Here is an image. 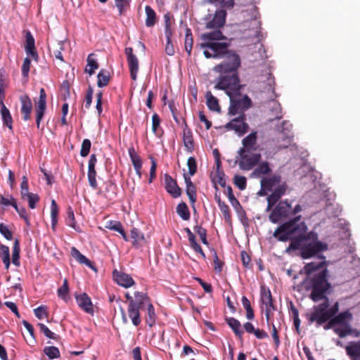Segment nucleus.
Listing matches in <instances>:
<instances>
[{
    "label": "nucleus",
    "mask_w": 360,
    "mask_h": 360,
    "mask_svg": "<svg viewBox=\"0 0 360 360\" xmlns=\"http://www.w3.org/2000/svg\"><path fill=\"white\" fill-rule=\"evenodd\" d=\"M324 257L319 263L311 262L307 264L304 271L307 277L304 280L303 284L306 289L311 290L310 298L314 302L323 300V302L314 306L311 311L306 314L309 324L316 323L319 327L333 317L339 310L338 302L330 307L328 298L326 295L330 288L328 281V271L324 266Z\"/></svg>",
    "instance_id": "obj_1"
},
{
    "label": "nucleus",
    "mask_w": 360,
    "mask_h": 360,
    "mask_svg": "<svg viewBox=\"0 0 360 360\" xmlns=\"http://www.w3.org/2000/svg\"><path fill=\"white\" fill-rule=\"evenodd\" d=\"M307 231L305 222L301 221V216L298 215L281 224L274 231L273 236L279 241H291L285 250L287 253L300 250L304 259L320 257V254L328 249V245L318 240L316 232Z\"/></svg>",
    "instance_id": "obj_2"
},
{
    "label": "nucleus",
    "mask_w": 360,
    "mask_h": 360,
    "mask_svg": "<svg viewBox=\"0 0 360 360\" xmlns=\"http://www.w3.org/2000/svg\"><path fill=\"white\" fill-rule=\"evenodd\" d=\"M204 56L207 58H225L228 61L214 66L213 70L219 73V76L214 81V88L224 91L229 97L238 94L243 85L237 70L240 66V58L235 52L228 49L229 46H201Z\"/></svg>",
    "instance_id": "obj_3"
},
{
    "label": "nucleus",
    "mask_w": 360,
    "mask_h": 360,
    "mask_svg": "<svg viewBox=\"0 0 360 360\" xmlns=\"http://www.w3.org/2000/svg\"><path fill=\"white\" fill-rule=\"evenodd\" d=\"M261 188L258 191L259 196L268 195L267 206L266 211L271 210L269 219L273 224H278L282 220L290 217L296 215L302 210L300 205H296L292 208L291 204L288 200H281L276 202L283 196L287 190L288 185L285 181H282L280 174H274L271 176L263 178L260 181Z\"/></svg>",
    "instance_id": "obj_4"
},
{
    "label": "nucleus",
    "mask_w": 360,
    "mask_h": 360,
    "mask_svg": "<svg viewBox=\"0 0 360 360\" xmlns=\"http://www.w3.org/2000/svg\"><path fill=\"white\" fill-rule=\"evenodd\" d=\"M261 154L255 151L238 150L236 157V163L242 170L250 171L259 164Z\"/></svg>",
    "instance_id": "obj_5"
},
{
    "label": "nucleus",
    "mask_w": 360,
    "mask_h": 360,
    "mask_svg": "<svg viewBox=\"0 0 360 360\" xmlns=\"http://www.w3.org/2000/svg\"><path fill=\"white\" fill-rule=\"evenodd\" d=\"M352 314L348 311H343L340 313L335 317L330 319V324H339L338 326L334 328V332L339 335L340 338H344L352 333V330L348 322L352 319Z\"/></svg>",
    "instance_id": "obj_6"
},
{
    "label": "nucleus",
    "mask_w": 360,
    "mask_h": 360,
    "mask_svg": "<svg viewBox=\"0 0 360 360\" xmlns=\"http://www.w3.org/2000/svg\"><path fill=\"white\" fill-rule=\"evenodd\" d=\"M230 106L229 114L235 115L238 113H243L251 106V99L247 95H242L240 91L238 94L232 95L229 97Z\"/></svg>",
    "instance_id": "obj_7"
},
{
    "label": "nucleus",
    "mask_w": 360,
    "mask_h": 360,
    "mask_svg": "<svg viewBox=\"0 0 360 360\" xmlns=\"http://www.w3.org/2000/svg\"><path fill=\"white\" fill-rule=\"evenodd\" d=\"M226 12L224 9H219L216 11L214 16L212 18L211 15H207L205 18V27L207 29L219 28L222 27L226 21Z\"/></svg>",
    "instance_id": "obj_8"
},
{
    "label": "nucleus",
    "mask_w": 360,
    "mask_h": 360,
    "mask_svg": "<svg viewBox=\"0 0 360 360\" xmlns=\"http://www.w3.org/2000/svg\"><path fill=\"white\" fill-rule=\"evenodd\" d=\"M228 130H233L239 136L248 132L249 126L245 122V116L242 115L238 117L233 119L225 126Z\"/></svg>",
    "instance_id": "obj_9"
},
{
    "label": "nucleus",
    "mask_w": 360,
    "mask_h": 360,
    "mask_svg": "<svg viewBox=\"0 0 360 360\" xmlns=\"http://www.w3.org/2000/svg\"><path fill=\"white\" fill-rule=\"evenodd\" d=\"M46 108V94L45 90L41 88L39 91V97L38 100L35 101L36 124L37 128L40 127V122L44 117Z\"/></svg>",
    "instance_id": "obj_10"
},
{
    "label": "nucleus",
    "mask_w": 360,
    "mask_h": 360,
    "mask_svg": "<svg viewBox=\"0 0 360 360\" xmlns=\"http://www.w3.org/2000/svg\"><path fill=\"white\" fill-rule=\"evenodd\" d=\"M125 54L127 56V60L131 78L135 81L137 78L139 69L138 58L133 53V49L131 47H127L125 49Z\"/></svg>",
    "instance_id": "obj_11"
},
{
    "label": "nucleus",
    "mask_w": 360,
    "mask_h": 360,
    "mask_svg": "<svg viewBox=\"0 0 360 360\" xmlns=\"http://www.w3.org/2000/svg\"><path fill=\"white\" fill-rule=\"evenodd\" d=\"M261 301L264 307L266 320L267 322H269L271 313L274 310L272 296L269 290H262Z\"/></svg>",
    "instance_id": "obj_12"
},
{
    "label": "nucleus",
    "mask_w": 360,
    "mask_h": 360,
    "mask_svg": "<svg viewBox=\"0 0 360 360\" xmlns=\"http://www.w3.org/2000/svg\"><path fill=\"white\" fill-rule=\"evenodd\" d=\"M202 39L205 41L200 45H228L225 42H218L215 41L221 40L224 38L223 34L219 30H214L210 32L202 34Z\"/></svg>",
    "instance_id": "obj_13"
},
{
    "label": "nucleus",
    "mask_w": 360,
    "mask_h": 360,
    "mask_svg": "<svg viewBox=\"0 0 360 360\" xmlns=\"http://www.w3.org/2000/svg\"><path fill=\"white\" fill-rule=\"evenodd\" d=\"M113 278L119 285L125 288H130L135 284V281L130 275L117 270L113 271Z\"/></svg>",
    "instance_id": "obj_14"
},
{
    "label": "nucleus",
    "mask_w": 360,
    "mask_h": 360,
    "mask_svg": "<svg viewBox=\"0 0 360 360\" xmlns=\"http://www.w3.org/2000/svg\"><path fill=\"white\" fill-rule=\"evenodd\" d=\"M75 300L78 306L85 312L93 314L94 309L91 298L86 293H81L75 295Z\"/></svg>",
    "instance_id": "obj_15"
},
{
    "label": "nucleus",
    "mask_w": 360,
    "mask_h": 360,
    "mask_svg": "<svg viewBox=\"0 0 360 360\" xmlns=\"http://www.w3.org/2000/svg\"><path fill=\"white\" fill-rule=\"evenodd\" d=\"M144 305L145 304H136L128 306L127 307L128 316L134 326H138L141 322L140 309H141Z\"/></svg>",
    "instance_id": "obj_16"
},
{
    "label": "nucleus",
    "mask_w": 360,
    "mask_h": 360,
    "mask_svg": "<svg viewBox=\"0 0 360 360\" xmlns=\"http://www.w3.org/2000/svg\"><path fill=\"white\" fill-rule=\"evenodd\" d=\"M271 172V168L266 161L262 162L260 164H257L256 167H255L254 170L250 174V177L252 178H264V176L269 174ZM271 175L270 176H271ZM268 176L267 177H269ZM266 176H265L266 178Z\"/></svg>",
    "instance_id": "obj_17"
},
{
    "label": "nucleus",
    "mask_w": 360,
    "mask_h": 360,
    "mask_svg": "<svg viewBox=\"0 0 360 360\" xmlns=\"http://www.w3.org/2000/svg\"><path fill=\"white\" fill-rule=\"evenodd\" d=\"M257 136L256 131L250 133L242 140L243 147L239 150L255 151L257 148Z\"/></svg>",
    "instance_id": "obj_18"
},
{
    "label": "nucleus",
    "mask_w": 360,
    "mask_h": 360,
    "mask_svg": "<svg viewBox=\"0 0 360 360\" xmlns=\"http://www.w3.org/2000/svg\"><path fill=\"white\" fill-rule=\"evenodd\" d=\"M292 129V124L288 122H283L281 130V136L279 139H283L284 143L279 144V148H287L292 141V136L290 134Z\"/></svg>",
    "instance_id": "obj_19"
},
{
    "label": "nucleus",
    "mask_w": 360,
    "mask_h": 360,
    "mask_svg": "<svg viewBox=\"0 0 360 360\" xmlns=\"http://www.w3.org/2000/svg\"><path fill=\"white\" fill-rule=\"evenodd\" d=\"M165 189L174 198H177L181 195V189L177 186L176 182L168 174L165 175Z\"/></svg>",
    "instance_id": "obj_20"
},
{
    "label": "nucleus",
    "mask_w": 360,
    "mask_h": 360,
    "mask_svg": "<svg viewBox=\"0 0 360 360\" xmlns=\"http://www.w3.org/2000/svg\"><path fill=\"white\" fill-rule=\"evenodd\" d=\"M21 102V112L23 115V119L28 120L30 118V114L32 110V103L31 99L27 95H22L20 98Z\"/></svg>",
    "instance_id": "obj_21"
},
{
    "label": "nucleus",
    "mask_w": 360,
    "mask_h": 360,
    "mask_svg": "<svg viewBox=\"0 0 360 360\" xmlns=\"http://www.w3.org/2000/svg\"><path fill=\"white\" fill-rule=\"evenodd\" d=\"M125 297L128 302V306H131L136 304H145L148 300V297L146 293L138 291L134 292V297L131 296L129 292H127L125 294Z\"/></svg>",
    "instance_id": "obj_22"
},
{
    "label": "nucleus",
    "mask_w": 360,
    "mask_h": 360,
    "mask_svg": "<svg viewBox=\"0 0 360 360\" xmlns=\"http://www.w3.org/2000/svg\"><path fill=\"white\" fill-rule=\"evenodd\" d=\"M345 350L352 360H360V341L349 342L346 346Z\"/></svg>",
    "instance_id": "obj_23"
},
{
    "label": "nucleus",
    "mask_w": 360,
    "mask_h": 360,
    "mask_svg": "<svg viewBox=\"0 0 360 360\" xmlns=\"http://www.w3.org/2000/svg\"><path fill=\"white\" fill-rule=\"evenodd\" d=\"M132 245L136 248H139L146 242L144 234L137 228L131 229L130 231Z\"/></svg>",
    "instance_id": "obj_24"
},
{
    "label": "nucleus",
    "mask_w": 360,
    "mask_h": 360,
    "mask_svg": "<svg viewBox=\"0 0 360 360\" xmlns=\"http://www.w3.org/2000/svg\"><path fill=\"white\" fill-rule=\"evenodd\" d=\"M183 141L184 146L188 151L191 152L194 149L192 131L186 123H184L183 129Z\"/></svg>",
    "instance_id": "obj_25"
},
{
    "label": "nucleus",
    "mask_w": 360,
    "mask_h": 360,
    "mask_svg": "<svg viewBox=\"0 0 360 360\" xmlns=\"http://www.w3.org/2000/svg\"><path fill=\"white\" fill-rule=\"evenodd\" d=\"M184 231L186 232L188 235V239L192 249L195 252L199 253L202 258H205V255L200 248V246L197 243L195 240V235L191 232V231L188 228H185Z\"/></svg>",
    "instance_id": "obj_26"
},
{
    "label": "nucleus",
    "mask_w": 360,
    "mask_h": 360,
    "mask_svg": "<svg viewBox=\"0 0 360 360\" xmlns=\"http://www.w3.org/2000/svg\"><path fill=\"white\" fill-rule=\"evenodd\" d=\"M206 104L208 108L214 112H219L220 107L218 99L212 95L210 91H207L205 94Z\"/></svg>",
    "instance_id": "obj_27"
},
{
    "label": "nucleus",
    "mask_w": 360,
    "mask_h": 360,
    "mask_svg": "<svg viewBox=\"0 0 360 360\" xmlns=\"http://www.w3.org/2000/svg\"><path fill=\"white\" fill-rule=\"evenodd\" d=\"M1 116L4 124L11 130L13 129V119L9 110L4 104L1 106Z\"/></svg>",
    "instance_id": "obj_28"
},
{
    "label": "nucleus",
    "mask_w": 360,
    "mask_h": 360,
    "mask_svg": "<svg viewBox=\"0 0 360 360\" xmlns=\"http://www.w3.org/2000/svg\"><path fill=\"white\" fill-rule=\"evenodd\" d=\"M146 14V25L148 27H153L156 22V14L154 10L150 6L145 7Z\"/></svg>",
    "instance_id": "obj_29"
},
{
    "label": "nucleus",
    "mask_w": 360,
    "mask_h": 360,
    "mask_svg": "<svg viewBox=\"0 0 360 360\" xmlns=\"http://www.w3.org/2000/svg\"><path fill=\"white\" fill-rule=\"evenodd\" d=\"M184 179L186 184V193L188 195L190 200L192 202H194L195 201L196 197L195 188L193 184L190 176H188L186 174H184Z\"/></svg>",
    "instance_id": "obj_30"
},
{
    "label": "nucleus",
    "mask_w": 360,
    "mask_h": 360,
    "mask_svg": "<svg viewBox=\"0 0 360 360\" xmlns=\"http://www.w3.org/2000/svg\"><path fill=\"white\" fill-rule=\"evenodd\" d=\"M98 68V65L96 60L94 58V55L92 53L89 54L87 58V65L85 68V72L89 75H91Z\"/></svg>",
    "instance_id": "obj_31"
},
{
    "label": "nucleus",
    "mask_w": 360,
    "mask_h": 360,
    "mask_svg": "<svg viewBox=\"0 0 360 360\" xmlns=\"http://www.w3.org/2000/svg\"><path fill=\"white\" fill-rule=\"evenodd\" d=\"M227 323L230 328L233 330L235 335L238 337H241L243 334V331L241 329L240 323L234 318H229L227 319Z\"/></svg>",
    "instance_id": "obj_32"
},
{
    "label": "nucleus",
    "mask_w": 360,
    "mask_h": 360,
    "mask_svg": "<svg viewBox=\"0 0 360 360\" xmlns=\"http://www.w3.org/2000/svg\"><path fill=\"white\" fill-rule=\"evenodd\" d=\"M0 257L6 269L10 266V251L8 246L1 245L0 246Z\"/></svg>",
    "instance_id": "obj_33"
},
{
    "label": "nucleus",
    "mask_w": 360,
    "mask_h": 360,
    "mask_svg": "<svg viewBox=\"0 0 360 360\" xmlns=\"http://www.w3.org/2000/svg\"><path fill=\"white\" fill-rule=\"evenodd\" d=\"M58 214V208L55 200H51V227L54 230L58 223L57 216Z\"/></svg>",
    "instance_id": "obj_34"
},
{
    "label": "nucleus",
    "mask_w": 360,
    "mask_h": 360,
    "mask_svg": "<svg viewBox=\"0 0 360 360\" xmlns=\"http://www.w3.org/2000/svg\"><path fill=\"white\" fill-rule=\"evenodd\" d=\"M97 77H98V82H97L98 86L103 87V86H105L108 84L109 79H110V75L108 71L101 70L98 72Z\"/></svg>",
    "instance_id": "obj_35"
},
{
    "label": "nucleus",
    "mask_w": 360,
    "mask_h": 360,
    "mask_svg": "<svg viewBox=\"0 0 360 360\" xmlns=\"http://www.w3.org/2000/svg\"><path fill=\"white\" fill-rule=\"evenodd\" d=\"M176 213L184 220H188L190 212L186 203H179L176 207Z\"/></svg>",
    "instance_id": "obj_36"
},
{
    "label": "nucleus",
    "mask_w": 360,
    "mask_h": 360,
    "mask_svg": "<svg viewBox=\"0 0 360 360\" xmlns=\"http://www.w3.org/2000/svg\"><path fill=\"white\" fill-rule=\"evenodd\" d=\"M43 351L49 359H54L60 357V351L56 347L46 346L44 348Z\"/></svg>",
    "instance_id": "obj_37"
},
{
    "label": "nucleus",
    "mask_w": 360,
    "mask_h": 360,
    "mask_svg": "<svg viewBox=\"0 0 360 360\" xmlns=\"http://www.w3.org/2000/svg\"><path fill=\"white\" fill-rule=\"evenodd\" d=\"M147 306L148 317H146V323L149 326H153L155 321V309L151 303L148 302V300L145 303Z\"/></svg>",
    "instance_id": "obj_38"
},
{
    "label": "nucleus",
    "mask_w": 360,
    "mask_h": 360,
    "mask_svg": "<svg viewBox=\"0 0 360 360\" xmlns=\"http://www.w3.org/2000/svg\"><path fill=\"white\" fill-rule=\"evenodd\" d=\"M129 155L134 168L142 167V160L133 147L129 148Z\"/></svg>",
    "instance_id": "obj_39"
},
{
    "label": "nucleus",
    "mask_w": 360,
    "mask_h": 360,
    "mask_svg": "<svg viewBox=\"0 0 360 360\" xmlns=\"http://www.w3.org/2000/svg\"><path fill=\"white\" fill-rule=\"evenodd\" d=\"M20 245L18 240L16 239L14 242L12 253V262L16 266L20 265Z\"/></svg>",
    "instance_id": "obj_40"
},
{
    "label": "nucleus",
    "mask_w": 360,
    "mask_h": 360,
    "mask_svg": "<svg viewBox=\"0 0 360 360\" xmlns=\"http://www.w3.org/2000/svg\"><path fill=\"white\" fill-rule=\"evenodd\" d=\"M66 224L75 230L79 231V226L76 224L75 215L73 210L71 208H69L68 210V216L65 219Z\"/></svg>",
    "instance_id": "obj_41"
},
{
    "label": "nucleus",
    "mask_w": 360,
    "mask_h": 360,
    "mask_svg": "<svg viewBox=\"0 0 360 360\" xmlns=\"http://www.w3.org/2000/svg\"><path fill=\"white\" fill-rule=\"evenodd\" d=\"M68 281L65 279L62 286L58 289V296L67 302L68 300Z\"/></svg>",
    "instance_id": "obj_42"
},
{
    "label": "nucleus",
    "mask_w": 360,
    "mask_h": 360,
    "mask_svg": "<svg viewBox=\"0 0 360 360\" xmlns=\"http://www.w3.org/2000/svg\"><path fill=\"white\" fill-rule=\"evenodd\" d=\"M235 185L240 190L245 189L247 186V179L245 176L240 175H235L233 178Z\"/></svg>",
    "instance_id": "obj_43"
},
{
    "label": "nucleus",
    "mask_w": 360,
    "mask_h": 360,
    "mask_svg": "<svg viewBox=\"0 0 360 360\" xmlns=\"http://www.w3.org/2000/svg\"><path fill=\"white\" fill-rule=\"evenodd\" d=\"M131 0H115V6L117 8L120 15L123 14L129 6Z\"/></svg>",
    "instance_id": "obj_44"
},
{
    "label": "nucleus",
    "mask_w": 360,
    "mask_h": 360,
    "mask_svg": "<svg viewBox=\"0 0 360 360\" xmlns=\"http://www.w3.org/2000/svg\"><path fill=\"white\" fill-rule=\"evenodd\" d=\"M210 4H219L221 7L232 9L235 6L234 0H208Z\"/></svg>",
    "instance_id": "obj_45"
},
{
    "label": "nucleus",
    "mask_w": 360,
    "mask_h": 360,
    "mask_svg": "<svg viewBox=\"0 0 360 360\" xmlns=\"http://www.w3.org/2000/svg\"><path fill=\"white\" fill-rule=\"evenodd\" d=\"M28 201L29 207L31 209L36 207V204L39 202V198L37 194L30 193L26 195L25 198Z\"/></svg>",
    "instance_id": "obj_46"
},
{
    "label": "nucleus",
    "mask_w": 360,
    "mask_h": 360,
    "mask_svg": "<svg viewBox=\"0 0 360 360\" xmlns=\"http://www.w3.org/2000/svg\"><path fill=\"white\" fill-rule=\"evenodd\" d=\"M38 326L39 327L41 332H42L48 338L53 340L56 338V335L51 331L49 328L44 323H39Z\"/></svg>",
    "instance_id": "obj_47"
},
{
    "label": "nucleus",
    "mask_w": 360,
    "mask_h": 360,
    "mask_svg": "<svg viewBox=\"0 0 360 360\" xmlns=\"http://www.w3.org/2000/svg\"><path fill=\"white\" fill-rule=\"evenodd\" d=\"M91 145L90 140L86 139L83 141L80 150V155L82 157H86L88 155L91 148Z\"/></svg>",
    "instance_id": "obj_48"
},
{
    "label": "nucleus",
    "mask_w": 360,
    "mask_h": 360,
    "mask_svg": "<svg viewBox=\"0 0 360 360\" xmlns=\"http://www.w3.org/2000/svg\"><path fill=\"white\" fill-rule=\"evenodd\" d=\"M187 166L188 167V172L190 176H193L197 169V165L195 159L193 157H190L187 160Z\"/></svg>",
    "instance_id": "obj_49"
},
{
    "label": "nucleus",
    "mask_w": 360,
    "mask_h": 360,
    "mask_svg": "<svg viewBox=\"0 0 360 360\" xmlns=\"http://www.w3.org/2000/svg\"><path fill=\"white\" fill-rule=\"evenodd\" d=\"M29 188H28V182L26 176L22 177V180L20 184V194L23 199L25 198L26 195H28Z\"/></svg>",
    "instance_id": "obj_50"
},
{
    "label": "nucleus",
    "mask_w": 360,
    "mask_h": 360,
    "mask_svg": "<svg viewBox=\"0 0 360 360\" xmlns=\"http://www.w3.org/2000/svg\"><path fill=\"white\" fill-rule=\"evenodd\" d=\"M13 207L18 213V214L20 216V217H22L25 221L27 226H30V223L27 214L26 210L24 207H19L17 204L13 205Z\"/></svg>",
    "instance_id": "obj_51"
},
{
    "label": "nucleus",
    "mask_w": 360,
    "mask_h": 360,
    "mask_svg": "<svg viewBox=\"0 0 360 360\" xmlns=\"http://www.w3.org/2000/svg\"><path fill=\"white\" fill-rule=\"evenodd\" d=\"M34 315L39 319H42L47 316L46 307L45 306H39L34 309Z\"/></svg>",
    "instance_id": "obj_52"
},
{
    "label": "nucleus",
    "mask_w": 360,
    "mask_h": 360,
    "mask_svg": "<svg viewBox=\"0 0 360 360\" xmlns=\"http://www.w3.org/2000/svg\"><path fill=\"white\" fill-rule=\"evenodd\" d=\"M218 206L223 214L225 219H228L230 217L229 206L223 201L218 200Z\"/></svg>",
    "instance_id": "obj_53"
},
{
    "label": "nucleus",
    "mask_w": 360,
    "mask_h": 360,
    "mask_svg": "<svg viewBox=\"0 0 360 360\" xmlns=\"http://www.w3.org/2000/svg\"><path fill=\"white\" fill-rule=\"evenodd\" d=\"M107 229L110 230H112L115 231H120L121 228L122 227V224L117 221H110L107 223L105 226Z\"/></svg>",
    "instance_id": "obj_54"
},
{
    "label": "nucleus",
    "mask_w": 360,
    "mask_h": 360,
    "mask_svg": "<svg viewBox=\"0 0 360 360\" xmlns=\"http://www.w3.org/2000/svg\"><path fill=\"white\" fill-rule=\"evenodd\" d=\"M0 233L7 240H11L13 238L11 231L9 230L8 227L6 225H4V224H0Z\"/></svg>",
    "instance_id": "obj_55"
},
{
    "label": "nucleus",
    "mask_w": 360,
    "mask_h": 360,
    "mask_svg": "<svg viewBox=\"0 0 360 360\" xmlns=\"http://www.w3.org/2000/svg\"><path fill=\"white\" fill-rule=\"evenodd\" d=\"M160 120L158 114L155 113L152 116V130L153 132L158 135V128L160 126Z\"/></svg>",
    "instance_id": "obj_56"
},
{
    "label": "nucleus",
    "mask_w": 360,
    "mask_h": 360,
    "mask_svg": "<svg viewBox=\"0 0 360 360\" xmlns=\"http://www.w3.org/2000/svg\"><path fill=\"white\" fill-rule=\"evenodd\" d=\"M87 175H88V181H89L90 186L93 189H96L97 186H98L97 181L96 179V172H88Z\"/></svg>",
    "instance_id": "obj_57"
},
{
    "label": "nucleus",
    "mask_w": 360,
    "mask_h": 360,
    "mask_svg": "<svg viewBox=\"0 0 360 360\" xmlns=\"http://www.w3.org/2000/svg\"><path fill=\"white\" fill-rule=\"evenodd\" d=\"M30 63V59L28 58H25L22 65V74L24 77H27L29 74Z\"/></svg>",
    "instance_id": "obj_58"
},
{
    "label": "nucleus",
    "mask_w": 360,
    "mask_h": 360,
    "mask_svg": "<svg viewBox=\"0 0 360 360\" xmlns=\"http://www.w3.org/2000/svg\"><path fill=\"white\" fill-rule=\"evenodd\" d=\"M36 46H25V52L27 56V58H32L34 60L37 59V53L35 49Z\"/></svg>",
    "instance_id": "obj_59"
},
{
    "label": "nucleus",
    "mask_w": 360,
    "mask_h": 360,
    "mask_svg": "<svg viewBox=\"0 0 360 360\" xmlns=\"http://www.w3.org/2000/svg\"><path fill=\"white\" fill-rule=\"evenodd\" d=\"M0 203L4 206L11 205L13 207V205H16L15 200L12 196L8 198L1 196L0 199Z\"/></svg>",
    "instance_id": "obj_60"
},
{
    "label": "nucleus",
    "mask_w": 360,
    "mask_h": 360,
    "mask_svg": "<svg viewBox=\"0 0 360 360\" xmlns=\"http://www.w3.org/2000/svg\"><path fill=\"white\" fill-rule=\"evenodd\" d=\"M23 34H24L25 45H34V43H35L34 39L30 31H24Z\"/></svg>",
    "instance_id": "obj_61"
},
{
    "label": "nucleus",
    "mask_w": 360,
    "mask_h": 360,
    "mask_svg": "<svg viewBox=\"0 0 360 360\" xmlns=\"http://www.w3.org/2000/svg\"><path fill=\"white\" fill-rule=\"evenodd\" d=\"M96 162L97 159L96 155L94 154L91 155L88 165V172H96L95 166Z\"/></svg>",
    "instance_id": "obj_62"
},
{
    "label": "nucleus",
    "mask_w": 360,
    "mask_h": 360,
    "mask_svg": "<svg viewBox=\"0 0 360 360\" xmlns=\"http://www.w3.org/2000/svg\"><path fill=\"white\" fill-rule=\"evenodd\" d=\"M266 79V86L264 87L267 91L273 90V86L274 85V78L271 77L270 73H266L265 75Z\"/></svg>",
    "instance_id": "obj_63"
},
{
    "label": "nucleus",
    "mask_w": 360,
    "mask_h": 360,
    "mask_svg": "<svg viewBox=\"0 0 360 360\" xmlns=\"http://www.w3.org/2000/svg\"><path fill=\"white\" fill-rule=\"evenodd\" d=\"M164 21L165 26V34L167 37L169 38V36L171 34L170 25H171V20L170 17L168 14L164 15Z\"/></svg>",
    "instance_id": "obj_64"
}]
</instances>
